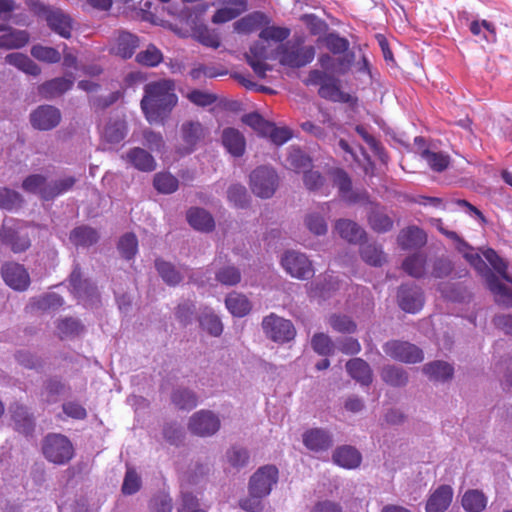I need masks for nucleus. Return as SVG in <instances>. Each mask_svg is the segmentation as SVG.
Listing matches in <instances>:
<instances>
[{"instance_id":"c756f323","label":"nucleus","mask_w":512,"mask_h":512,"mask_svg":"<svg viewBox=\"0 0 512 512\" xmlns=\"http://www.w3.org/2000/svg\"><path fill=\"white\" fill-rule=\"evenodd\" d=\"M332 459L340 467L354 469L361 464L362 457L356 448L350 445H343L335 449Z\"/></svg>"},{"instance_id":"9b49d317","label":"nucleus","mask_w":512,"mask_h":512,"mask_svg":"<svg viewBox=\"0 0 512 512\" xmlns=\"http://www.w3.org/2000/svg\"><path fill=\"white\" fill-rule=\"evenodd\" d=\"M475 271L482 277L486 287L495 296V302L505 308H512V289L501 282L486 262L484 261Z\"/></svg>"},{"instance_id":"f257e3e1","label":"nucleus","mask_w":512,"mask_h":512,"mask_svg":"<svg viewBox=\"0 0 512 512\" xmlns=\"http://www.w3.org/2000/svg\"><path fill=\"white\" fill-rule=\"evenodd\" d=\"M177 101L174 82L170 79H161L144 86V96L140 105L149 123H163Z\"/></svg>"},{"instance_id":"69168bd1","label":"nucleus","mask_w":512,"mask_h":512,"mask_svg":"<svg viewBox=\"0 0 512 512\" xmlns=\"http://www.w3.org/2000/svg\"><path fill=\"white\" fill-rule=\"evenodd\" d=\"M30 53L35 59L48 64H55L61 60V54L57 49L41 44L33 45Z\"/></svg>"},{"instance_id":"f3484780","label":"nucleus","mask_w":512,"mask_h":512,"mask_svg":"<svg viewBox=\"0 0 512 512\" xmlns=\"http://www.w3.org/2000/svg\"><path fill=\"white\" fill-rule=\"evenodd\" d=\"M1 276L5 284L15 291H26L31 282L26 268L16 262H5L2 264Z\"/></svg>"},{"instance_id":"0eeeda50","label":"nucleus","mask_w":512,"mask_h":512,"mask_svg":"<svg viewBox=\"0 0 512 512\" xmlns=\"http://www.w3.org/2000/svg\"><path fill=\"white\" fill-rule=\"evenodd\" d=\"M315 53L312 45H282L279 48V62L289 68H302L314 60Z\"/></svg>"},{"instance_id":"1a4fd4ad","label":"nucleus","mask_w":512,"mask_h":512,"mask_svg":"<svg viewBox=\"0 0 512 512\" xmlns=\"http://www.w3.org/2000/svg\"><path fill=\"white\" fill-rule=\"evenodd\" d=\"M281 265L287 274L299 280H309L315 274L312 262L298 251H286L281 257Z\"/></svg>"},{"instance_id":"09e8293b","label":"nucleus","mask_w":512,"mask_h":512,"mask_svg":"<svg viewBox=\"0 0 512 512\" xmlns=\"http://www.w3.org/2000/svg\"><path fill=\"white\" fill-rule=\"evenodd\" d=\"M128 133L127 123L124 120H110L103 131V139L110 144H118L125 139Z\"/></svg>"},{"instance_id":"de8ad7c7","label":"nucleus","mask_w":512,"mask_h":512,"mask_svg":"<svg viewBox=\"0 0 512 512\" xmlns=\"http://www.w3.org/2000/svg\"><path fill=\"white\" fill-rule=\"evenodd\" d=\"M362 260L370 266L381 267L386 262V255L381 245L365 243L360 247Z\"/></svg>"},{"instance_id":"7ed1b4c3","label":"nucleus","mask_w":512,"mask_h":512,"mask_svg":"<svg viewBox=\"0 0 512 512\" xmlns=\"http://www.w3.org/2000/svg\"><path fill=\"white\" fill-rule=\"evenodd\" d=\"M279 470L273 464L259 467L250 477L248 492L250 496L267 497L278 483Z\"/></svg>"},{"instance_id":"58836bf2","label":"nucleus","mask_w":512,"mask_h":512,"mask_svg":"<svg viewBox=\"0 0 512 512\" xmlns=\"http://www.w3.org/2000/svg\"><path fill=\"white\" fill-rule=\"evenodd\" d=\"M5 34L0 35V49H20L30 40V35L26 30L9 28Z\"/></svg>"},{"instance_id":"864d4df0","label":"nucleus","mask_w":512,"mask_h":512,"mask_svg":"<svg viewBox=\"0 0 512 512\" xmlns=\"http://www.w3.org/2000/svg\"><path fill=\"white\" fill-rule=\"evenodd\" d=\"M138 46V36L130 32H122L117 39L116 53L124 59H129L133 56Z\"/></svg>"},{"instance_id":"49530a36","label":"nucleus","mask_w":512,"mask_h":512,"mask_svg":"<svg viewBox=\"0 0 512 512\" xmlns=\"http://www.w3.org/2000/svg\"><path fill=\"white\" fill-rule=\"evenodd\" d=\"M487 502L485 494L477 489L467 490L461 499V505L466 512H482Z\"/></svg>"},{"instance_id":"3c124183","label":"nucleus","mask_w":512,"mask_h":512,"mask_svg":"<svg viewBox=\"0 0 512 512\" xmlns=\"http://www.w3.org/2000/svg\"><path fill=\"white\" fill-rule=\"evenodd\" d=\"M155 269L162 280L169 286H177L183 279V276L176 267L163 259L157 258L155 260Z\"/></svg>"},{"instance_id":"ea45409f","label":"nucleus","mask_w":512,"mask_h":512,"mask_svg":"<svg viewBox=\"0 0 512 512\" xmlns=\"http://www.w3.org/2000/svg\"><path fill=\"white\" fill-rule=\"evenodd\" d=\"M423 373L433 381L445 382L452 378L454 368L445 361L436 360L425 364Z\"/></svg>"},{"instance_id":"bb28decb","label":"nucleus","mask_w":512,"mask_h":512,"mask_svg":"<svg viewBox=\"0 0 512 512\" xmlns=\"http://www.w3.org/2000/svg\"><path fill=\"white\" fill-rule=\"evenodd\" d=\"M222 144L226 151L233 157H241L246 148L243 134L236 128H225L222 131Z\"/></svg>"},{"instance_id":"0e129e2a","label":"nucleus","mask_w":512,"mask_h":512,"mask_svg":"<svg viewBox=\"0 0 512 512\" xmlns=\"http://www.w3.org/2000/svg\"><path fill=\"white\" fill-rule=\"evenodd\" d=\"M227 198L236 208H247L250 202V196L245 186L241 184H232L227 190Z\"/></svg>"},{"instance_id":"e433bc0d","label":"nucleus","mask_w":512,"mask_h":512,"mask_svg":"<svg viewBox=\"0 0 512 512\" xmlns=\"http://www.w3.org/2000/svg\"><path fill=\"white\" fill-rule=\"evenodd\" d=\"M67 389L66 384L58 376L47 378L41 389V398L48 404H55Z\"/></svg>"},{"instance_id":"e2e57ef3","label":"nucleus","mask_w":512,"mask_h":512,"mask_svg":"<svg viewBox=\"0 0 512 512\" xmlns=\"http://www.w3.org/2000/svg\"><path fill=\"white\" fill-rule=\"evenodd\" d=\"M249 452L240 445H233L226 451V459L230 466L239 470L245 467L249 462Z\"/></svg>"},{"instance_id":"ddd939ff","label":"nucleus","mask_w":512,"mask_h":512,"mask_svg":"<svg viewBox=\"0 0 512 512\" xmlns=\"http://www.w3.org/2000/svg\"><path fill=\"white\" fill-rule=\"evenodd\" d=\"M221 427L219 416L211 410H199L195 412L188 422L189 431L199 437L215 435Z\"/></svg>"},{"instance_id":"c85d7f7f","label":"nucleus","mask_w":512,"mask_h":512,"mask_svg":"<svg viewBox=\"0 0 512 512\" xmlns=\"http://www.w3.org/2000/svg\"><path fill=\"white\" fill-rule=\"evenodd\" d=\"M447 238L454 242L455 249L475 270L482 265L484 259L481 257V255L477 252H474V248L457 232L451 230L447 235Z\"/></svg>"},{"instance_id":"412c9836","label":"nucleus","mask_w":512,"mask_h":512,"mask_svg":"<svg viewBox=\"0 0 512 512\" xmlns=\"http://www.w3.org/2000/svg\"><path fill=\"white\" fill-rule=\"evenodd\" d=\"M426 243V232L416 225L403 228L397 236V244L403 251L421 249Z\"/></svg>"},{"instance_id":"bf43d9fd","label":"nucleus","mask_w":512,"mask_h":512,"mask_svg":"<svg viewBox=\"0 0 512 512\" xmlns=\"http://www.w3.org/2000/svg\"><path fill=\"white\" fill-rule=\"evenodd\" d=\"M32 307L41 311H55L64 305L62 296L55 292H48L32 299Z\"/></svg>"},{"instance_id":"aec40b11","label":"nucleus","mask_w":512,"mask_h":512,"mask_svg":"<svg viewBox=\"0 0 512 512\" xmlns=\"http://www.w3.org/2000/svg\"><path fill=\"white\" fill-rule=\"evenodd\" d=\"M122 160L130 167L141 172H152L157 163L153 155L141 147H133L121 155Z\"/></svg>"},{"instance_id":"79ce46f5","label":"nucleus","mask_w":512,"mask_h":512,"mask_svg":"<svg viewBox=\"0 0 512 512\" xmlns=\"http://www.w3.org/2000/svg\"><path fill=\"white\" fill-rule=\"evenodd\" d=\"M225 306L234 317H244L252 308L249 299L238 292H231L226 296Z\"/></svg>"},{"instance_id":"774afa93","label":"nucleus","mask_w":512,"mask_h":512,"mask_svg":"<svg viewBox=\"0 0 512 512\" xmlns=\"http://www.w3.org/2000/svg\"><path fill=\"white\" fill-rule=\"evenodd\" d=\"M287 162L289 167L296 172L311 166V158L298 147H291L289 149Z\"/></svg>"},{"instance_id":"423d86ee","label":"nucleus","mask_w":512,"mask_h":512,"mask_svg":"<svg viewBox=\"0 0 512 512\" xmlns=\"http://www.w3.org/2000/svg\"><path fill=\"white\" fill-rule=\"evenodd\" d=\"M382 349L391 359L406 364L420 363L424 359L422 349L408 341L389 340L383 344Z\"/></svg>"},{"instance_id":"c03bdc74","label":"nucleus","mask_w":512,"mask_h":512,"mask_svg":"<svg viewBox=\"0 0 512 512\" xmlns=\"http://www.w3.org/2000/svg\"><path fill=\"white\" fill-rule=\"evenodd\" d=\"M171 401L178 409L190 411L197 406L198 397L191 389L178 387L172 391Z\"/></svg>"},{"instance_id":"393cba45","label":"nucleus","mask_w":512,"mask_h":512,"mask_svg":"<svg viewBox=\"0 0 512 512\" xmlns=\"http://www.w3.org/2000/svg\"><path fill=\"white\" fill-rule=\"evenodd\" d=\"M181 137L185 144L183 148H181V154L188 155L191 154L200 139L203 137V127L197 121H187L181 125Z\"/></svg>"},{"instance_id":"20e7f679","label":"nucleus","mask_w":512,"mask_h":512,"mask_svg":"<svg viewBox=\"0 0 512 512\" xmlns=\"http://www.w3.org/2000/svg\"><path fill=\"white\" fill-rule=\"evenodd\" d=\"M250 187L259 198H271L278 186V175L273 168L259 166L250 174Z\"/></svg>"},{"instance_id":"680f3d73","label":"nucleus","mask_w":512,"mask_h":512,"mask_svg":"<svg viewBox=\"0 0 512 512\" xmlns=\"http://www.w3.org/2000/svg\"><path fill=\"white\" fill-rule=\"evenodd\" d=\"M153 186L161 194H172L178 189L179 181L169 172H159L154 176Z\"/></svg>"},{"instance_id":"72a5a7b5","label":"nucleus","mask_w":512,"mask_h":512,"mask_svg":"<svg viewBox=\"0 0 512 512\" xmlns=\"http://www.w3.org/2000/svg\"><path fill=\"white\" fill-rule=\"evenodd\" d=\"M427 256L423 252L408 255L402 262L403 271L415 279H422L426 275Z\"/></svg>"},{"instance_id":"6ab92c4d","label":"nucleus","mask_w":512,"mask_h":512,"mask_svg":"<svg viewBox=\"0 0 512 512\" xmlns=\"http://www.w3.org/2000/svg\"><path fill=\"white\" fill-rule=\"evenodd\" d=\"M369 202L367 222L369 227L378 234H384L392 230L394 221L388 214L385 206L379 203Z\"/></svg>"},{"instance_id":"6e6d98bb","label":"nucleus","mask_w":512,"mask_h":512,"mask_svg":"<svg viewBox=\"0 0 512 512\" xmlns=\"http://www.w3.org/2000/svg\"><path fill=\"white\" fill-rule=\"evenodd\" d=\"M322 43L327 50L333 55H342L350 52V42L347 38L341 36L337 32H329L322 39Z\"/></svg>"},{"instance_id":"473e14b6","label":"nucleus","mask_w":512,"mask_h":512,"mask_svg":"<svg viewBox=\"0 0 512 512\" xmlns=\"http://www.w3.org/2000/svg\"><path fill=\"white\" fill-rule=\"evenodd\" d=\"M269 22L270 19L265 13L255 11L237 20L234 23V29L238 33L248 34L268 25Z\"/></svg>"},{"instance_id":"f03ea898","label":"nucleus","mask_w":512,"mask_h":512,"mask_svg":"<svg viewBox=\"0 0 512 512\" xmlns=\"http://www.w3.org/2000/svg\"><path fill=\"white\" fill-rule=\"evenodd\" d=\"M0 241L14 253L26 251L31 241L25 222L14 218L5 219L0 229Z\"/></svg>"},{"instance_id":"a19ab883","label":"nucleus","mask_w":512,"mask_h":512,"mask_svg":"<svg viewBox=\"0 0 512 512\" xmlns=\"http://www.w3.org/2000/svg\"><path fill=\"white\" fill-rule=\"evenodd\" d=\"M7 64L12 65L20 71L31 75L38 76L41 73L40 67L27 55L20 52L9 53L5 57Z\"/></svg>"},{"instance_id":"37998d69","label":"nucleus","mask_w":512,"mask_h":512,"mask_svg":"<svg viewBox=\"0 0 512 512\" xmlns=\"http://www.w3.org/2000/svg\"><path fill=\"white\" fill-rule=\"evenodd\" d=\"M381 378L386 384L393 387H403L409 379L407 371L394 364H388L382 368Z\"/></svg>"},{"instance_id":"cd10ccee","label":"nucleus","mask_w":512,"mask_h":512,"mask_svg":"<svg viewBox=\"0 0 512 512\" xmlns=\"http://www.w3.org/2000/svg\"><path fill=\"white\" fill-rule=\"evenodd\" d=\"M346 371L349 376L361 386H369L373 380L370 365L361 358H352L346 363Z\"/></svg>"},{"instance_id":"4468645a","label":"nucleus","mask_w":512,"mask_h":512,"mask_svg":"<svg viewBox=\"0 0 512 512\" xmlns=\"http://www.w3.org/2000/svg\"><path fill=\"white\" fill-rule=\"evenodd\" d=\"M303 83L306 86H319L318 95L332 102L340 88V80L338 77L331 73L320 71L319 69L310 70L307 78L303 80Z\"/></svg>"},{"instance_id":"a211bd4d","label":"nucleus","mask_w":512,"mask_h":512,"mask_svg":"<svg viewBox=\"0 0 512 512\" xmlns=\"http://www.w3.org/2000/svg\"><path fill=\"white\" fill-rule=\"evenodd\" d=\"M304 446L315 453L328 451L333 446L331 432L324 428H310L302 435Z\"/></svg>"},{"instance_id":"f8f14e48","label":"nucleus","mask_w":512,"mask_h":512,"mask_svg":"<svg viewBox=\"0 0 512 512\" xmlns=\"http://www.w3.org/2000/svg\"><path fill=\"white\" fill-rule=\"evenodd\" d=\"M262 328L265 335L274 342L286 343L294 339L296 330L290 320L277 316L274 313L264 317Z\"/></svg>"},{"instance_id":"4be33fe9","label":"nucleus","mask_w":512,"mask_h":512,"mask_svg":"<svg viewBox=\"0 0 512 512\" xmlns=\"http://www.w3.org/2000/svg\"><path fill=\"white\" fill-rule=\"evenodd\" d=\"M9 411L14 429L25 436L32 435L35 428V419L29 409L22 404L14 403L9 407Z\"/></svg>"},{"instance_id":"052dcab7","label":"nucleus","mask_w":512,"mask_h":512,"mask_svg":"<svg viewBox=\"0 0 512 512\" xmlns=\"http://www.w3.org/2000/svg\"><path fill=\"white\" fill-rule=\"evenodd\" d=\"M454 263L447 255L435 257L431 262V277L435 279H445L454 272Z\"/></svg>"},{"instance_id":"b1692460","label":"nucleus","mask_w":512,"mask_h":512,"mask_svg":"<svg viewBox=\"0 0 512 512\" xmlns=\"http://www.w3.org/2000/svg\"><path fill=\"white\" fill-rule=\"evenodd\" d=\"M48 27L62 38L69 39L72 33V18L61 9L51 10L46 14Z\"/></svg>"},{"instance_id":"4c0bfd02","label":"nucleus","mask_w":512,"mask_h":512,"mask_svg":"<svg viewBox=\"0 0 512 512\" xmlns=\"http://www.w3.org/2000/svg\"><path fill=\"white\" fill-rule=\"evenodd\" d=\"M73 86V81L65 77H56L42 83L39 92L47 99L60 96L69 91Z\"/></svg>"},{"instance_id":"2eb2a0df","label":"nucleus","mask_w":512,"mask_h":512,"mask_svg":"<svg viewBox=\"0 0 512 512\" xmlns=\"http://www.w3.org/2000/svg\"><path fill=\"white\" fill-rule=\"evenodd\" d=\"M397 303L404 312L416 314L424 306V291L415 283H403L397 290Z\"/></svg>"},{"instance_id":"dca6fc26","label":"nucleus","mask_w":512,"mask_h":512,"mask_svg":"<svg viewBox=\"0 0 512 512\" xmlns=\"http://www.w3.org/2000/svg\"><path fill=\"white\" fill-rule=\"evenodd\" d=\"M61 111L53 105H40L30 113L31 126L39 131H50L61 122Z\"/></svg>"},{"instance_id":"5701e85b","label":"nucleus","mask_w":512,"mask_h":512,"mask_svg":"<svg viewBox=\"0 0 512 512\" xmlns=\"http://www.w3.org/2000/svg\"><path fill=\"white\" fill-rule=\"evenodd\" d=\"M453 489L450 485L438 486L428 497L425 512H445L451 505Z\"/></svg>"},{"instance_id":"f704fd0d","label":"nucleus","mask_w":512,"mask_h":512,"mask_svg":"<svg viewBox=\"0 0 512 512\" xmlns=\"http://www.w3.org/2000/svg\"><path fill=\"white\" fill-rule=\"evenodd\" d=\"M69 240L77 248H88L98 242L99 234L96 229L81 225L70 232Z\"/></svg>"},{"instance_id":"603ef678","label":"nucleus","mask_w":512,"mask_h":512,"mask_svg":"<svg viewBox=\"0 0 512 512\" xmlns=\"http://www.w3.org/2000/svg\"><path fill=\"white\" fill-rule=\"evenodd\" d=\"M482 255L491 265L492 269L499 275V279L510 281L508 263L497 253L495 249L488 247L482 251Z\"/></svg>"},{"instance_id":"8fccbe9b","label":"nucleus","mask_w":512,"mask_h":512,"mask_svg":"<svg viewBox=\"0 0 512 512\" xmlns=\"http://www.w3.org/2000/svg\"><path fill=\"white\" fill-rule=\"evenodd\" d=\"M355 131L363 139V141L370 147L374 156L381 163L386 164L389 160V156L383 145L367 131L365 126L356 125Z\"/></svg>"},{"instance_id":"a18cd8bd","label":"nucleus","mask_w":512,"mask_h":512,"mask_svg":"<svg viewBox=\"0 0 512 512\" xmlns=\"http://www.w3.org/2000/svg\"><path fill=\"white\" fill-rule=\"evenodd\" d=\"M420 156L429 168L437 173L445 171L451 163V157L442 151L436 152L426 148L422 150Z\"/></svg>"},{"instance_id":"13d9d810","label":"nucleus","mask_w":512,"mask_h":512,"mask_svg":"<svg viewBox=\"0 0 512 512\" xmlns=\"http://www.w3.org/2000/svg\"><path fill=\"white\" fill-rule=\"evenodd\" d=\"M200 328L213 337H219L223 332V324L218 315L206 310L199 316Z\"/></svg>"},{"instance_id":"2f4dec72","label":"nucleus","mask_w":512,"mask_h":512,"mask_svg":"<svg viewBox=\"0 0 512 512\" xmlns=\"http://www.w3.org/2000/svg\"><path fill=\"white\" fill-rule=\"evenodd\" d=\"M187 221L195 230L211 232L215 228L212 215L203 208L193 207L187 211Z\"/></svg>"},{"instance_id":"a878e982","label":"nucleus","mask_w":512,"mask_h":512,"mask_svg":"<svg viewBox=\"0 0 512 512\" xmlns=\"http://www.w3.org/2000/svg\"><path fill=\"white\" fill-rule=\"evenodd\" d=\"M335 230L342 239L352 244L360 243L366 239L365 230L350 219H338L335 223Z\"/></svg>"},{"instance_id":"39448f33","label":"nucleus","mask_w":512,"mask_h":512,"mask_svg":"<svg viewBox=\"0 0 512 512\" xmlns=\"http://www.w3.org/2000/svg\"><path fill=\"white\" fill-rule=\"evenodd\" d=\"M45 458L55 464H64L73 456V446L70 440L61 434H48L42 446Z\"/></svg>"},{"instance_id":"9d476101","label":"nucleus","mask_w":512,"mask_h":512,"mask_svg":"<svg viewBox=\"0 0 512 512\" xmlns=\"http://www.w3.org/2000/svg\"><path fill=\"white\" fill-rule=\"evenodd\" d=\"M71 291L79 302L86 306H93L99 302L97 286L89 279H82L81 268L75 264L70 274Z\"/></svg>"},{"instance_id":"4d7b16f0","label":"nucleus","mask_w":512,"mask_h":512,"mask_svg":"<svg viewBox=\"0 0 512 512\" xmlns=\"http://www.w3.org/2000/svg\"><path fill=\"white\" fill-rule=\"evenodd\" d=\"M117 250L124 260H133L138 253V239L136 235L132 232L123 234L118 240Z\"/></svg>"},{"instance_id":"338daca9","label":"nucleus","mask_w":512,"mask_h":512,"mask_svg":"<svg viewBox=\"0 0 512 512\" xmlns=\"http://www.w3.org/2000/svg\"><path fill=\"white\" fill-rule=\"evenodd\" d=\"M47 178L42 174H30L22 181V189L42 199V192L47 187Z\"/></svg>"},{"instance_id":"6e6552de","label":"nucleus","mask_w":512,"mask_h":512,"mask_svg":"<svg viewBox=\"0 0 512 512\" xmlns=\"http://www.w3.org/2000/svg\"><path fill=\"white\" fill-rule=\"evenodd\" d=\"M333 185L337 187L339 197L348 205L366 202L369 195L366 190H354L352 180L348 173L341 168H334L330 171Z\"/></svg>"},{"instance_id":"5fc2aeb1","label":"nucleus","mask_w":512,"mask_h":512,"mask_svg":"<svg viewBox=\"0 0 512 512\" xmlns=\"http://www.w3.org/2000/svg\"><path fill=\"white\" fill-rule=\"evenodd\" d=\"M241 279L240 269L232 264L223 265L215 271V280L223 286H236Z\"/></svg>"},{"instance_id":"c9c22d12","label":"nucleus","mask_w":512,"mask_h":512,"mask_svg":"<svg viewBox=\"0 0 512 512\" xmlns=\"http://www.w3.org/2000/svg\"><path fill=\"white\" fill-rule=\"evenodd\" d=\"M77 179L74 176H65L48 182L47 187L42 192V200L52 201L55 198L72 190Z\"/></svg>"},{"instance_id":"7c9ffc66","label":"nucleus","mask_w":512,"mask_h":512,"mask_svg":"<svg viewBox=\"0 0 512 512\" xmlns=\"http://www.w3.org/2000/svg\"><path fill=\"white\" fill-rule=\"evenodd\" d=\"M229 6L219 8L212 16V23L223 24L236 19L247 9L246 0H228L226 2Z\"/></svg>"}]
</instances>
